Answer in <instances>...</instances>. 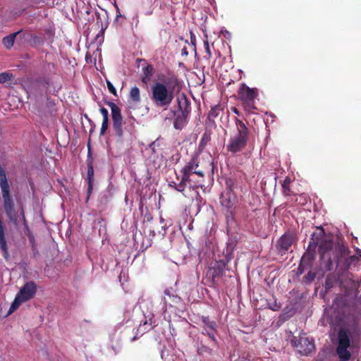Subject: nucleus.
Returning <instances> with one entry per match:
<instances>
[{"label": "nucleus", "instance_id": "nucleus-7", "mask_svg": "<svg viewBox=\"0 0 361 361\" xmlns=\"http://www.w3.org/2000/svg\"><path fill=\"white\" fill-rule=\"evenodd\" d=\"M338 339L336 353L340 361H348L351 357V353L348 350L350 345V340L347 331L341 329L338 332Z\"/></svg>", "mask_w": 361, "mask_h": 361}, {"label": "nucleus", "instance_id": "nucleus-31", "mask_svg": "<svg viewBox=\"0 0 361 361\" xmlns=\"http://www.w3.org/2000/svg\"><path fill=\"white\" fill-rule=\"evenodd\" d=\"M106 85H107V87H108L109 92L111 94H113L114 95L116 96V90L114 87V86L113 85V84L110 81L106 80Z\"/></svg>", "mask_w": 361, "mask_h": 361}, {"label": "nucleus", "instance_id": "nucleus-18", "mask_svg": "<svg viewBox=\"0 0 361 361\" xmlns=\"http://www.w3.org/2000/svg\"><path fill=\"white\" fill-rule=\"evenodd\" d=\"M20 33V31L12 33L3 38V44L7 48L10 49L13 47L16 37Z\"/></svg>", "mask_w": 361, "mask_h": 361}, {"label": "nucleus", "instance_id": "nucleus-33", "mask_svg": "<svg viewBox=\"0 0 361 361\" xmlns=\"http://www.w3.org/2000/svg\"><path fill=\"white\" fill-rule=\"evenodd\" d=\"M307 269V267L302 264L301 262H300V264L298 267V274L301 275L304 273V271Z\"/></svg>", "mask_w": 361, "mask_h": 361}, {"label": "nucleus", "instance_id": "nucleus-23", "mask_svg": "<svg viewBox=\"0 0 361 361\" xmlns=\"http://www.w3.org/2000/svg\"><path fill=\"white\" fill-rule=\"evenodd\" d=\"M130 97L135 102H140V90L137 87H133L131 88L130 92Z\"/></svg>", "mask_w": 361, "mask_h": 361}, {"label": "nucleus", "instance_id": "nucleus-41", "mask_svg": "<svg viewBox=\"0 0 361 361\" xmlns=\"http://www.w3.org/2000/svg\"><path fill=\"white\" fill-rule=\"evenodd\" d=\"M204 45H205V48L207 49V51L209 52V44H208V42H206L204 44Z\"/></svg>", "mask_w": 361, "mask_h": 361}, {"label": "nucleus", "instance_id": "nucleus-24", "mask_svg": "<svg viewBox=\"0 0 361 361\" xmlns=\"http://www.w3.org/2000/svg\"><path fill=\"white\" fill-rule=\"evenodd\" d=\"M290 179L286 177L282 183L283 192L285 195H289L290 192Z\"/></svg>", "mask_w": 361, "mask_h": 361}, {"label": "nucleus", "instance_id": "nucleus-25", "mask_svg": "<svg viewBox=\"0 0 361 361\" xmlns=\"http://www.w3.org/2000/svg\"><path fill=\"white\" fill-rule=\"evenodd\" d=\"M336 281V279L334 276V275H333V274L328 275L326 276V281H325V288L326 289L331 288L334 286Z\"/></svg>", "mask_w": 361, "mask_h": 361}, {"label": "nucleus", "instance_id": "nucleus-14", "mask_svg": "<svg viewBox=\"0 0 361 361\" xmlns=\"http://www.w3.org/2000/svg\"><path fill=\"white\" fill-rule=\"evenodd\" d=\"M204 331L212 340H214V331L216 326L215 322L210 321L208 317H203L202 318ZM204 334V332H203Z\"/></svg>", "mask_w": 361, "mask_h": 361}, {"label": "nucleus", "instance_id": "nucleus-46", "mask_svg": "<svg viewBox=\"0 0 361 361\" xmlns=\"http://www.w3.org/2000/svg\"><path fill=\"white\" fill-rule=\"evenodd\" d=\"M226 218H227V224L228 223V216L227 215L226 216Z\"/></svg>", "mask_w": 361, "mask_h": 361}, {"label": "nucleus", "instance_id": "nucleus-30", "mask_svg": "<svg viewBox=\"0 0 361 361\" xmlns=\"http://www.w3.org/2000/svg\"><path fill=\"white\" fill-rule=\"evenodd\" d=\"M108 127H109V120H106V119L103 120L102 126H101V129H100V135H102L105 133V132L108 129Z\"/></svg>", "mask_w": 361, "mask_h": 361}, {"label": "nucleus", "instance_id": "nucleus-16", "mask_svg": "<svg viewBox=\"0 0 361 361\" xmlns=\"http://www.w3.org/2000/svg\"><path fill=\"white\" fill-rule=\"evenodd\" d=\"M192 166V169L189 172V178H192V176L194 174L199 176L201 178L204 177V172L202 170L197 169L199 165L196 162L195 159H192L187 165L185 166Z\"/></svg>", "mask_w": 361, "mask_h": 361}, {"label": "nucleus", "instance_id": "nucleus-42", "mask_svg": "<svg viewBox=\"0 0 361 361\" xmlns=\"http://www.w3.org/2000/svg\"><path fill=\"white\" fill-rule=\"evenodd\" d=\"M233 111L235 114H238V109H237L235 107H233Z\"/></svg>", "mask_w": 361, "mask_h": 361}, {"label": "nucleus", "instance_id": "nucleus-36", "mask_svg": "<svg viewBox=\"0 0 361 361\" xmlns=\"http://www.w3.org/2000/svg\"><path fill=\"white\" fill-rule=\"evenodd\" d=\"M269 307L274 311H278L281 308V305H278L276 302H274V304L271 305Z\"/></svg>", "mask_w": 361, "mask_h": 361}, {"label": "nucleus", "instance_id": "nucleus-26", "mask_svg": "<svg viewBox=\"0 0 361 361\" xmlns=\"http://www.w3.org/2000/svg\"><path fill=\"white\" fill-rule=\"evenodd\" d=\"M316 272L310 270L308 273L304 276L306 283H312L316 278Z\"/></svg>", "mask_w": 361, "mask_h": 361}, {"label": "nucleus", "instance_id": "nucleus-8", "mask_svg": "<svg viewBox=\"0 0 361 361\" xmlns=\"http://www.w3.org/2000/svg\"><path fill=\"white\" fill-rule=\"evenodd\" d=\"M290 342L292 345L302 355H308L314 350V341L310 340L307 337L297 338L294 336Z\"/></svg>", "mask_w": 361, "mask_h": 361}, {"label": "nucleus", "instance_id": "nucleus-22", "mask_svg": "<svg viewBox=\"0 0 361 361\" xmlns=\"http://www.w3.org/2000/svg\"><path fill=\"white\" fill-rule=\"evenodd\" d=\"M210 133L207 131L204 132L200 142L198 149L200 151L203 150L207 143L210 141Z\"/></svg>", "mask_w": 361, "mask_h": 361}, {"label": "nucleus", "instance_id": "nucleus-4", "mask_svg": "<svg viewBox=\"0 0 361 361\" xmlns=\"http://www.w3.org/2000/svg\"><path fill=\"white\" fill-rule=\"evenodd\" d=\"M235 125L238 130V135L231 137L228 150L236 153L243 150L247 145L248 140V129L245 124L240 120L235 119Z\"/></svg>", "mask_w": 361, "mask_h": 361}, {"label": "nucleus", "instance_id": "nucleus-28", "mask_svg": "<svg viewBox=\"0 0 361 361\" xmlns=\"http://www.w3.org/2000/svg\"><path fill=\"white\" fill-rule=\"evenodd\" d=\"M12 78V75L9 74L8 73H1L0 74V83H4L9 80H11Z\"/></svg>", "mask_w": 361, "mask_h": 361}, {"label": "nucleus", "instance_id": "nucleus-11", "mask_svg": "<svg viewBox=\"0 0 361 361\" xmlns=\"http://www.w3.org/2000/svg\"><path fill=\"white\" fill-rule=\"evenodd\" d=\"M192 169V166H184L181 172L183 173V176L179 184H176L175 190L178 192H183L185 190V184L187 182L193 181V178H189V172Z\"/></svg>", "mask_w": 361, "mask_h": 361}, {"label": "nucleus", "instance_id": "nucleus-35", "mask_svg": "<svg viewBox=\"0 0 361 361\" xmlns=\"http://www.w3.org/2000/svg\"><path fill=\"white\" fill-rule=\"evenodd\" d=\"M211 271H212V276L213 279H214L216 277H218L220 275V274L222 272L221 270L217 271V269L215 268H213Z\"/></svg>", "mask_w": 361, "mask_h": 361}, {"label": "nucleus", "instance_id": "nucleus-13", "mask_svg": "<svg viewBox=\"0 0 361 361\" xmlns=\"http://www.w3.org/2000/svg\"><path fill=\"white\" fill-rule=\"evenodd\" d=\"M178 110L177 111L190 114V102L185 94H181L177 97Z\"/></svg>", "mask_w": 361, "mask_h": 361}, {"label": "nucleus", "instance_id": "nucleus-20", "mask_svg": "<svg viewBox=\"0 0 361 361\" xmlns=\"http://www.w3.org/2000/svg\"><path fill=\"white\" fill-rule=\"evenodd\" d=\"M199 187H201V188H203V185H193V186H191L190 188L195 191V192L196 193V196L193 199V201H195L197 204V206L198 207V209L200 208V207L201 205H203L204 204L205 202L204 200H203V198L202 197V196L200 195L199 192L197 190L198 189Z\"/></svg>", "mask_w": 361, "mask_h": 361}, {"label": "nucleus", "instance_id": "nucleus-19", "mask_svg": "<svg viewBox=\"0 0 361 361\" xmlns=\"http://www.w3.org/2000/svg\"><path fill=\"white\" fill-rule=\"evenodd\" d=\"M87 180H88V192L90 193L92 189L94 181V168L92 162L87 164Z\"/></svg>", "mask_w": 361, "mask_h": 361}, {"label": "nucleus", "instance_id": "nucleus-12", "mask_svg": "<svg viewBox=\"0 0 361 361\" xmlns=\"http://www.w3.org/2000/svg\"><path fill=\"white\" fill-rule=\"evenodd\" d=\"M188 115L189 114L188 113L180 112L177 111H175V119L173 122L174 128L176 129H182L187 123Z\"/></svg>", "mask_w": 361, "mask_h": 361}, {"label": "nucleus", "instance_id": "nucleus-39", "mask_svg": "<svg viewBox=\"0 0 361 361\" xmlns=\"http://www.w3.org/2000/svg\"><path fill=\"white\" fill-rule=\"evenodd\" d=\"M169 186L175 189V188L176 186V183L175 182H173V181L170 182L169 183Z\"/></svg>", "mask_w": 361, "mask_h": 361}, {"label": "nucleus", "instance_id": "nucleus-21", "mask_svg": "<svg viewBox=\"0 0 361 361\" xmlns=\"http://www.w3.org/2000/svg\"><path fill=\"white\" fill-rule=\"evenodd\" d=\"M220 114L221 118L224 115V109L217 105L211 109L209 114V118L214 119L217 118V116Z\"/></svg>", "mask_w": 361, "mask_h": 361}, {"label": "nucleus", "instance_id": "nucleus-29", "mask_svg": "<svg viewBox=\"0 0 361 361\" xmlns=\"http://www.w3.org/2000/svg\"><path fill=\"white\" fill-rule=\"evenodd\" d=\"M243 103L245 105V109L248 111H251L252 110L256 109L255 106L254 100L243 102Z\"/></svg>", "mask_w": 361, "mask_h": 361}, {"label": "nucleus", "instance_id": "nucleus-15", "mask_svg": "<svg viewBox=\"0 0 361 361\" xmlns=\"http://www.w3.org/2000/svg\"><path fill=\"white\" fill-rule=\"evenodd\" d=\"M238 202V198L234 193L233 189L227 188V209L235 207Z\"/></svg>", "mask_w": 361, "mask_h": 361}, {"label": "nucleus", "instance_id": "nucleus-40", "mask_svg": "<svg viewBox=\"0 0 361 361\" xmlns=\"http://www.w3.org/2000/svg\"><path fill=\"white\" fill-rule=\"evenodd\" d=\"M164 293L167 295H170V290L169 289H166L164 290Z\"/></svg>", "mask_w": 361, "mask_h": 361}, {"label": "nucleus", "instance_id": "nucleus-17", "mask_svg": "<svg viewBox=\"0 0 361 361\" xmlns=\"http://www.w3.org/2000/svg\"><path fill=\"white\" fill-rule=\"evenodd\" d=\"M142 71L143 75L142 78V81L144 83L147 84L151 80V78L154 73V68L152 65H148L142 69Z\"/></svg>", "mask_w": 361, "mask_h": 361}, {"label": "nucleus", "instance_id": "nucleus-6", "mask_svg": "<svg viewBox=\"0 0 361 361\" xmlns=\"http://www.w3.org/2000/svg\"><path fill=\"white\" fill-rule=\"evenodd\" d=\"M36 290L37 286L33 281L26 283L17 293L14 301L10 307L8 314L13 312L23 302L32 298L36 293Z\"/></svg>", "mask_w": 361, "mask_h": 361}, {"label": "nucleus", "instance_id": "nucleus-3", "mask_svg": "<svg viewBox=\"0 0 361 361\" xmlns=\"http://www.w3.org/2000/svg\"><path fill=\"white\" fill-rule=\"evenodd\" d=\"M151 90V99L154 105L166 109L174 98L173 90L159 82H155L152 86Z\"/></svg>", "mask_w": 361, "mask_h": 361}, {"label": "nucleus", "instance_id": "nucleus-37", "mask_svg": "<svg viewBox=\"0 0 361 361\" xmlns=\"http://www.w3.org/2000/svg\"><path fill=\"white\" fill-rule=\"evenodd\" d=\"M181 54H182V55H185V56H188V51H187V48H186V47H184V48H183V49H182V50H181Z\"/></svg>", "mask_w": 361, "mask_h": 361}, {"label": "nucleus", "instance_id": "nucleus-2", "mask_svg": "<svg viewBox=\"0 0 361 361\" xmlns=\"http://www.w3.org/2000/svg\"><path fill=\"white\" fill-rule=\"evenodd\" d=\"M106 103L111 109L112 126L115 135L122 141L125 131L130 134L132 133L135 128L134 119L129 118L123 120L121 109L115 103L112 102Z\"/></svg>", "mask_w": 361, "mask_h": 361}, {"label": "nucleus", "instance_id": "nucleus-44", "mask_svg": "<svg viewBox=\"0 0 361 361\" xmlns=\"http://www.w3.org/2000/svg\"><path fill=\"white\" fill-rule=\"evenodd\" d=\"M149 322H150L149 326L152 327V319H149Z\"/></svg>", "mask_w": 361, "mask_h": 361}, {"label": "nucleus", "instance_id": "nucleus-43", "mask_svg": "<svg viewBox=\"0 0 361 361\" xmlns=\"http://www.w3.org/2000/svg\"><path fill=\"white\" fill-rule=\"evenodd\" d=\"M191 35H192V33H191ZM191 42H192V43L193 44H194V39H193V38H192V36H191Z\"/></svg>", "mask_w": 361, "mask_h": 361}, {"label": "nucleus", "instance_id": "nucleus-45", "mask_svg": "<svg viewBox=\"0 0 361 361\" xmlns=\"http://www.w3.org/2000/svg\"><path fill=\"white\" fill-rule=\"evenodd\" d=\"M147 324H148L147 322H145V323L143 324V326H146Z\"/></svg>", "mask_w": 361, "mask_h": 361}, {"label": "nucleus", "instance_id": "nucleus-10", "mask_svg": "<svg viewBox=\"0 0 361 361\" xmlns=\"http://www.w3.org/2000/svg\"><path fill=\"white\" fill-rule=\"evenodd\" d=\"M238 94L243 102L255 100L257 96V89L250 88L245 84H242Z\"/></svg>", "mask_w": 361, "mask_h": 361}, {"label": "nucleus", "instance_id": "nucleus-32", "mask_svg": "<svg viewBox=\"0 0 361 361\" xmlns=\"http://www.w3.org/2000/svg\"><path fill=\"white\" fill-rule=\"evenodd\" d=\"M159 145H160L159 138H157L156 140H154L149 145V147L152 149V152L155 153L156 152L155 147H159Z\"/></svg>", "mask_w": 361, "mask_h": 361}, {"label": "nucleus", "instance_id": "nucleus-1", "mask_svg": "<svg viewBox=\"0 0 361 361\" xmlns=\"http://www.w3.org/2000/svg\"><path fill=\"white\" fill-rule=\"evenodd\" d=\"M317 246L322 264L328 271L333 270L335 267L338 274H341L348 269L351 263L356 259L355 255L348 256L349 250L343 245H336L333 250V240L324 238V234L321 237Z\"/></svg>", "mask_w": 361, "mask_h": 361}, {"label": "nucleus", "instance_id": "nucleus-38", "mask_svg": "<svg viewBox=\"0 0 361 361\" xmlns=\"http://www.w3.org/2000/svg\"><path fill=\"white\" fill-rule=\"evenodd\" d=\"M235 243H236V240H235V241H234V242H233V241H232V242H231V243H227V250H228L229 246H231V247H233V245L235 244Z\"/></svg>", "mask_w": 361, "mask_h": 361}, {"label": "nucleus", "instance_id": "nucleus-5", "mask_svg": "<svg viewBox=\"0 0 361 361\" xmlns=\"http://www.w3.org/2000/svg\"><path fill=\"white\" fill-rule=\"evenodd\" d=\"M323 235L324 230L322 228L317 229L312 234L308 248L300 259V262L307 267V269H312L313 262L315 260L316 247Z\"/></svg>", "mask_w": 361, "mask_h": 361}, {"label": "nucleus", "instance_id": "nucleus-34", "mask_svg": "<svg viewBox=\"0 0 361 361\" xmlns=\"http://www.w3.org/2000/svg\"><path fill=\"white\" fill-rule=\"evenodd\" d=\"M100 112L103 116V120H109V112H108V110L106 109H105L104 107H102L100 108Z\"/></svg>", "mask_w": 361, "mask_h": 361}, {"label": "nucleus", "instance_id": "nucleus-9", "mask_svg": "<svg viewBox=\"0 0 361 361\" xmlns=\"http://www.w3.org/2000/svg\"><path fill=\"white\" fill-rule=\"evenodd\" d=\"M295 239V235L291 232H286L278 242V249L280 252H287L291 247Z\"/></svg>", "mask_w": 361, "mask_h": 361}, {"label": "nucleus", "instance_id": "nucleus-27", "mask_svg": "<svg viewBox=\"0 0 361 361\" xmlns=\"http://www.w3.org/2000/svg\"><path fill=\"white\" fill-rule=\"evenodd\" d=\"M197 353H198V354L202 355H204L205 354L209 355L212 353V350L209 348L202 345L198 347Z\"/></svg>", "mask_w": 361, "mask_h": 361}]
</instances>
